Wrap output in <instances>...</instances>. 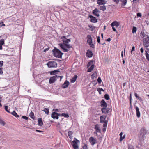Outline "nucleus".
I'll return each instance as SVG.
<instances>
[{
	"label": "nucleus",
	"instance_id": "b1692460",
	"mask_svg": "<svg viewBox=\"0 0 149 149\" xmlns=\"http://www.w3.org/2000/svg\"><path fill=\"white\" fill-rule=\"evenodd\" d=\"M58 72H59V71L57 70H55L50 72L51 75H54L56 74Z\"/></svg>",
	"mask_w": 149,
	"mask_h": 149
},
{
	"label": "nucleus",
	"instance_id": "5fc2aeb1",
	"mask_svg": "<svg viewBox=\"0 0 149 149\" xmlns=\"http://www.w3.org/2000/svg\"><path fill=\"white\" fill-rule=\"evenodd\" d=\"M135 50V47L134 46H133L132 47V49L131 51V54H132V52L134 51Z\"/></svg>",
	"mask_w": 149,
	"mask_h": 149
},
{
	"label": "nucleus",
	"instance_id": "bb28decb",
	"mask_svg": "<svg viewBox=\"0 0 149 149\" xmlns=\"http://www.w3.org/2000/svg\"><path fill=\"white\" fill-rule=\"evenodd\" d=\"M60 116L61 117L63 116L65 118H68L69 117L68 114L63 113L61 114H60Z\"/></svg>",
	"mask_w": 149,
	"mask_h": 149
},
{
	"label": "nucleus",
	"instance_id": "4be33fe9",
	"mask_svg": "<svg viewBox=\"0 0 149 149\" xmlns=\"http://www.w3.org/2000/svg\"><path fill=\"white\" fill-rule=\"evenodd\" d=\"M38 125L40 126H42L43 125L42 119L41 118H39L38 119Z\"/></svg>",
	"mask_w": 149,
	"mask_h": 149
},
{
	"label": "nucleus",
	"instance_id": "37998d69",
	"mask_svg": "<svg viewBox=\"0 0 149 149\" xmlns=\"http://www.w3.org/2000/svg\"><path fill=\"white\" fill-rule=\"evenodd\" d=\"M97 81L99 84H101L102 81L100 77H98L97 79Z\"/></svg>",
	"mask_w": 149,
	"mask_h": 149
},
{
	"label": "nucleus",
	"instance_id": "052dcab7",
	"mask_svg": "<svg viewBox=\"0 0 149 149\" xmlns=\"http://www.w3.org/2000/svg\"><path fill=\"white\" fill-rule=\"evenodd\" d=\"M134 95H135V96L138 99L139 98V97L138 96L137 94L136 93H135Z\"/></svg>",
	"mask_w": 149,
	"mask_h": 149
},
{
	"label": "nucleus",
	"instance_id": "0e129e2a",
	"mask_svg": "<svg viewBox=\"0 0 149 149\" xmlns=\"http://www.w3.org/2000/svg\"><path fill=\"white\" fill-rule=\"evenodd\" d=\"M99 90H100L101 91H104V90L102 88H98Z\"/></svg>",
	"mask_w": 149,
	"mask_h": 149
},
{
	"label": "nucleus",
	"instance_id": "f8f14e48",
	"mask_svg": "<svg viewBox=\"0 0 149 149\" xmlns=\"http://www.w3.org/2000/svg\"><path fill=\"white\" fill-rule=\"evenodd\" d=\"M89 141L91 145H94L97 143L96 139H95L93 137H91L90 138Z\"/></svg>",
	"mask_w": 149,
	"mask_h": 149
},
{
	"label": "nucleus",
	"instance_id": "a18cd8bd",
	"mask_svg": "<svg viewBox=\"0 0 149 149\" xmlns=\"http://www.w3.org/2000/svg\"><path fill=\"white\" fill-rule=\"evenodd\" d=\"M96 74L95 73H93L91 75V78L93 79L94 78L96 77Z\"/></svg>",
	"mask_w": 149,
	"mask_h": 149
},
{
	"label": "nucleus",
	"instance_id": "5701e85b",
	"mask_svg": "<svg viewBox=\"0 0 149 149\" xmlns=\"http://www.w3.org/2000/svg\"><path fill=\"white\" fill-rule=\"evenodd\" d=\"M94 129L97 132L101 133V130L99 127L98 125L97 124L95 125Z\"/></svg>",
	"mask_w": 149,
	"mask_h": 149
},
{
	"label": "nucleus",
	"instance_id": "3c124183",
	"mask_svg": "<svg viewBox=\"0 0 149 149\" xmlns=\"http://www.w3.org/2000/svg\"><path fill=\"white\" fill-rule=\"evenodd\" d=\"M22 118L26 120H27L28 119V117L25 116H22Z\"/></svg>",
	"mask_w": 149,
	"mask_h": 149
},
{
	"label": "nucleus",
	"instance_id": "774afa93",
	"mask_svg": "<svg viewBox=\"0 0 149 149\" xmlns=\"http://www.w3.org/2000/svg\"><path fill=\"white\" fill-rule=\"evenodd\" d=\"M56 111L59 112V110L58 109H53V111Z\"/></svg>",
	"mask_w": 149,
	"mask_h": 149
},
{
	"label": "nucleus",
	"instance_id": "09e8293b",
	"mask_svg": "<svg viewBox=\"0 0 149 149\" xmlns=\"http://www.w3.org/2000/svg\"><path fill=\"white\" fill-rule=\"evenodd\" d=\"M128 149H134V146L132 145L129 146Z\"/></svg>",
	"mask_w": 149,
	"mask_h": 149
},
{
	"label": "nucleus",
	"instance_id": "c9c22d12",
	"mask_svg": "<svg viewBox=\"0 0 149 149\" xmlns=\"http://www.w3.org/2000/svg\"><path fill=\"white\" fill-rule=\"evenodd\" d=\"M93 61L92 60H91L88 63L87 65V67H89L90 66H91V65L93 64Z\"/></svg>",
	"mask_w": 149,
	"mask_h": 149
},
{
	"label": "nucleus",
	"instance_id": "a19ab883",
	"mask_svg": "<svg viewBox=\"0 0 149 149\" xmlns=\"http://www.w3.org/2000/svg\"><path fill=\"white\" fill-rule=\"evenodd\" d=\"M107 121H105L104 122V123L103 125V127H106L107 125Z\"/></svg>",
	"mask_w": 149,
	"mask_h": 149
},
{
	"label": "nucleus",
	"instance_id": "8fccbe9b",
	"mask_svg": "<svg viewBox=\"0 0 149 149\" xmlns=\"http://www.w3.org/2000/svg\"><path fill=\"white\" fill-rule=\"evenodd\" d=\"M147 35H146V34H145L144 33H143L142 32H141V36H142L143 38H144Z\"/></svg>",
	"mask_w": 149,
	"mask_h": 149
},
{
	"label": "nucleus",
	"instance_id": "bf43d9fd",
	"mask_svg": "<svg viewBox=\"0 0 149 149\" xmlns=\"http://www.w3.org/2000/svg\"><path fill=\"white\" fill-rule=\"evenodd\" d=\"M112 29L113 30V31L115 32H116L117 33H118L117 31H116V28L114 27V26H112Z\"/></svg>",
	"mask_w": 149,
	"mask_h": 149
},
{
	"label": "nucleus",
	"instance_id": "4468645a",
	"mask_svg": "<svg viewBox=\"0 0 149 149\" xmlns=\"http://www.w3.org/2000/svg\"><path fill=\"white\" fill-rule=\"evenodd\" d=\"M100 106L102 107H107V104L105 102L104 100L102 99L100 102Z\"/></svg>",
	"mask_w": 149,
	"mask_h": 149
},
{
	"label": "nucleus",
	"instance_id": "680f3d73",
	"mask_svg": "<svg viewBox=\"0 0 149 149\" xmlns=\"http://www.w3.org/2000/svg\"><path fill=\"white\" fill-rule=\"evenodd\" d=\"M49 49V47H48V48H45V49H44L43 51L44 52H45L46 51H48Z\"/></svg>",
	"mask_w": 149,
	"mask_h": 149
},
{
	"label": "nucleus",
	"instance_id": "c85d7f7f",
	"mask_svg": "<svg viewBox=\"0 0 149 149\" xmlns=\"http://www.w3.org/2000/svg\"><path fill=\"white\" fill-rule=\"evenodd\" d=\"M30 117L33 119L35 120V116L34 114V113L32 112L31 111L29 114Z\"/></svg>",
	"mask_w": 149,
	"mask_h": 149
},
{
	"label": "nucleus",
	"instance_id": "603ef678",
	"mask_svg": "<svg viewBox=\"0 0 149 149\" xmlns=\"http://www.w3.org/2000/svg\"><path fill=\"white\" fill-rule=\"evenodd\" d=\"M83 149H87L88 147L86 144H85L83 146Z\"/></svg>",
	"mask_w": 149,
	"mask_h": 149
},
{
	"label": "nucleus",
	"instance_id": "ddd939ff",
	"mask_svg": "<svg viewBox=\"0 0 149 149\" xmlns=\"http://www.w3.org/2000/svg\"><path fill=\"white\" fill-rule=\"evenodd\" d=\"M107 117V116L102 115L100 117V123H102L104 122L105 121H107L106 120V119Z\"/></svg>",
	"mask_w": 149,
	"mask_h": 149
},
{
	"label": "nucleus",
	"instance_id": "864d4df0",
	"mask_svg": "<svg viewBox=\"0 0 149 149\" xmlns=\"http://www.w3.org/2000/svg\"><path fill=\"white\" fill-rule=\"evenodd\" d=\"M140 0H133V2L134 3H138Z\"/></svg>",
	"mask_w": 149,
	"mask_h": 149
},
{
	"label": "nucleus",
	"instance_id": "6e6d98bb",
	"mask_svg": "<svg viewBox=\"0 0 149 149\" xmlns=\"http://www.w3.org/2000/svg\"><path fill=\"white\" fill-rule=\"evenodd\" d=\"M114 2H115L116 4H118L120 2V0H113Z\"/></svg>",
	"mask_w": 149,
	"mask_h": 149
},
{
	"label": "nucleus",
	"instance_id": "f257e3e1",
	"mask_svg": "<svg viewBox=\"0 0 149 149\" xmlns=\"http://www.w3.org/2000/svg\"><path fill=\"white\" fill-rule=\"evenodd\" d=\"M61 39H63V43H59L58 45L64 52H67L68 50L66 48L70 49L72 47V46L68 44L70 42V39L66 38V37L62 36Z\"/></svg>",
	"mask_w": 149,
	"mask_h": 149
},
{
	"label": "nucleus",
	"instance_id": "aec40b11",
	"mask_svg": "<svg viewBox=\"0 0 149 149\" xmlns=\"http://www.w3.org/2000/svg\"><path fill=\"white\" fill-rule=\"evenodd\" d=\"M120 2H121V6L123 7V6H125L127 3V0H120Z\"/></svg>",
	"mask_w": 149,
	"mask_h": 149
},
{
	"label": "nucleus",
	"instance_id": "4d7b16f0",
	"mask_svg": "<svg viewBox=\"0 0 149 149\" xmlns=\"http://www.w3.org/2000/svg\"><path fill=\"white\" fill-rule=\"evenodd\" d=\"M3 73V71L2 68H0V74H2Z\"/></svg>",
	"mask_w": 149,
	"mask_h": 149
},
{
	"label": "nucleus",
	"instance_id": "c03bdc74",
	"mask_svg": "<svg viewBox=\"0 0 149 149\" xmlns=\"http://www.w3.org/2000/svg\"><path fill=\"white\" fill-rule=\"evenodd\" d=\"M88 26L90 28H91V31H93V29H95V27H94V26H92V25H88Z\"/></svg>",
	"mask_w": 149,
	"mask_h": 149
},
{
	"label": "nucleus",
	"instance_id": "79ce46f5",
	"mask_svg": "<svg viewBox=\"0 0 149 149\" xmlns=\"http://www.w3.org/2000/svg\"><path fill=\"white\" fill-rule=\"evenodd\" d=\"M125 134L123 135V136H120V141H121L124 138H125Z\"/></svg>",
	"mask_w": 149,
	"mask_h": 149
},
{
	"label": "nucleus",
	"instance_id": "de8ad7c7",
	"mask_svg": "<svg viewBox=\"0 0 149 149\" xmlns=\"http://www.w3.org/2000/svg\"><path fill=\"white\" fill-rule=\"evenodd\" d=\"M97 41L98 43L100 44V37L99 36L97 37Z\"/></svg>",
	"mask_w": 149,
	"mask_h": 149
},
{
	"label": "nucleus",
	"instance_id": "2f4dec72",
	"mask_svg": "<svg viewBox=\"0 0 149 149\" xmlns=\"http://www.w3.org/2000/svg\"><path fill=\"white\" fill-rule=\"evenodd\" d=\"M5 44L4 39H2L0 40V46H2V45Z\"/></svg>",
	"mask_w": 149,
	"mask_h": 149
},
{
	"label": "nucleus",
	"instance_id": "338daca9",
	"mask_svg": "<svg viewBox=\"0 0 149 149\" xmlns=\"http://www.w3.org/2000/svg\"><path fill=\"white\" fill-rule=\"evenodd\" d=\"M106 40L108 42H110L111 40V39L110 38H109L107 39H106Z\"/></svg>",
	"mask_w": 149,
	"mask_h": 149
},
{
	"label": "nucleus",
	"instance_id": "9d476101",
	"mask_svg": "<svg viewBox=\"0 0 149 149\" xmlns=\"http://www.w3.org/2000/svg\"><path fill=\"white\" fill-rule=\"evenodd\" d=\"M88 17L91 19L90 21L92 22L95 23L97 22V20L96 17L91 15H89Z\"/></svg>",
	"mask_w": 149,
	"mask_h": 149
},
{
	"label": "nucleus",
	"instance_id": "423d86ee",
	"mask_svg": "<svg viewBox=\"0 0 149 149\" xmlns=\"http://www.w3.org/2000/svg\"><path fill=\"white\" fill-rule=\"evenodd\" d=\"M79 142V141L76 138H74V140L72 141L73 144H72V146L74 149H79L77 143Z\"/></svg>",
	"mask_w": 149,
	"mask_h": 149
},
{
	"label": "nucleus",
	"instance_id": "0eeeda50",
	"mask_svg": "<svg viewBox=\"0 0 149 149\" xmlns=\"http://www.w3.org/2000/svg\"><path fill=\"white\" fill-rule=\"evenodd\" d=\"M112 109L110 108L107 107H102L101 109V111L104 114L108 113L109 112L111 111Z\"/></svg>",
	"mask_w": 149,
	"mask_h": 149
},
{
	"label": "nucleus",
	"instance_id": "20e7f679",
	"mask_svg": "<svg viewBox=\"0 0 149 149\" xmlns=\"http://www.w3.org/2000/svg\"><path fill=\"white\" fill-rule=\"evenodd\" d=\"M147 37L143 39V45L146 48L149 47V36H146Z\"/></svg>",
	"mask_w": 149,
	"mask_h": 149
},
{
	"label": "nucleus",
	"instance_id": "412c9836",
	"mask_svg": "<svg viewBox=\"0 0 149 149\" xmlns=\"http://www.w3.org/2000/svg\"><path fill=\"white\" fill-rule=\"evenodd\" d=\"M87 42L88 43H90L92 42V39L90 35H88L87 36Z\"/></svg>",
	"mask_w": 149,
	"mask_h": 149
},
{
	"label": "nucleus",
	"instance_id": "f704fd0d",
	"mask_svg": "<svg viewBox=\"0 0 149 149\" xmlns=\"http://www.w3.org/2000/svg\"><path fill=\"white\" fill-rule=\"evenodd\" d=\"M145 54L146 55V59L149 61V54H148L146 51H145Z\"/></svg>",
	"mask_w": 149,
	"mask_h": 149
},
{
	"label": "nucleus",
	"instance_id": "cd10ccee",
	"mask_svg": "<svg viewBox=\"0 0 149 149\" xmlns=\"http://www.w3.org/2000/svg\"><path fill=\"white\" fill-rule=\"evenodd\" d=\"M94 65V64H92L91 67L88 69L87 72H91L93 69Z\"/></svg>",
	"mask_w": 149,
	"mask_h": 149
},
{
	"label": "nucleus",
	"instance_id": "ea45409f",
	"mask_svg": "<svg viewBox=\"0 0 149 149\" xmlns=\"http://www.w3.org/2000/svg\"><path fill=\"white\" fill-rule=\"evenodd\" d=\"M0 124L4 126L5 124V123L2 120L0 119Z\"/></svg>",
	"mask_w": 149,
	"mask_h": 149
},
{
	"label": "nucleus",
	"instance_id": "e433bc0d",
	"mask_svg": "<svg viewBox=\"0 0 149 149\" xmlns=\"http://www.w3.org/2000/svg\"><path fill=\"white\" fill-rule=\"evenodd\" d=\"M104 98L107 100H109V96L108 94H105L104 95Z\"/></svg>",
	"mask_w": 149,
	"mask_h": 149
},
{
	"label": "nucleus",
	"instance_id": "6e6552de",
	"mask_svg": "<svg viewBox=\"0 0 149 149\" xmlns=\"http://www.w3.org/2000/svg\"><path fill=\"white\" fill-rule=\"evenodd\" d=\"M147 133V131L144 128H142L141 129L140 132V135L142 138H144V136Z\"/></svg>",
	"mask_w": 149,
	"mask_h": 149
},
{
	"label": "nucleus",
	"instance_id": "a211bd4d",
	"mask_svg": "<svg viewBox=\"0 0 149 149\" xmlns=\"http://www.w3.org/2000/svg\"><path fill=\"white\" fill-rule=\"evenodd\" d=\"M69 84V82L67 80H66L62 85V88H65L68 86Z\"/></svg>",
	"mask_w": 149,
	"mask_h": 149
},
{
	"label": "nucleus",
	"instance_id": "e2e57ef3",
	"mask_svg": "<svg viewBox=\"0 0 149 149\" xmlns=\"http://www.w3.org/2000/svg\"><path fill=\"white\" fill-rule=\"evenodd\" d=\"M140 51L141 53H143L144 52L143 49V48H141L140 49Z\"/></svg>",
	"mask_w": 149,
	"mask_h": 149
},
{
	"label": "nucleus",
	"instance_id": "6ab92c4d",
	"mask_svg": "<svg viewBox=\"0 0 149 149\" xmlns=\"http://www.w3.org/2000/svg\"><path fill=\"white\" fill-rule=\"evenodd\" d=\"M119 23L116 21H115L112 22L111 24V26H116V27H118L119 26Z\"/></svg>",
	"mask_w": 149,
	"mask_h": 149
},
{
	"label": "nucleus",
	"instance_id": "69168bd1",
	"mask_svg": "<svg viewBox=\"0 0 149 149\" xmlns=\"http://www.w3.org/2000/svg\"><path fill=\"white\" fill-rule=\"evenodd\" d=\"M97 90L99 92V94H100V95L102 93L101 92V91H100V90H99L98 88Z\"/></svg>",
	"mask_w": 149,
	"mask_h": 149
},
{
	"label": "nucleus",
	"instance_id": "7c9ffc66",
	"mask_svg": "<svg viewBox=\"0 0 149 149\" xmlns=\"http://www.w3.org/2000/svg\"><path fill=\"white\" fill-rule=\"evenodd\" d=\"M43 111H44L45 113L47 114V115H48L49 113V109L48 108H45L44 109L42 110Z\"/></svg>",
	"mask_w": 149,
	"mask_h": 149
},
{
	"label": "nucleus",
	"instance_id": "1a4fd4ad",
	"mask_svg": "<svg viewBox=\"0 0 149 149\" xmlns=\"http://www.w3.org/2000/svg\"><path fill=\"white\" fill-rule=\"evenodd\" d=\"M60 116V114L57 113L56 112L54 111L52 113L51 115V117L54 119H58V117Z\"/></svg>",
	"mask_w": 149,
	"mask_h": 149
},
{
	"label": "nucleus",
	"instance_id": "7ed1b4c3",
	"mask_svg": "<svg viewBox=\"0 0 149 149\" xmlns=\"http://www.w3.org/2000/svg\"><path fill=\"white\" fill-rule=\"evenodd\" d=\"M63 77V76H58L55 75L53 77H51L49 80V83L52 84L55 82L57 79L60 78V81H61L62 78Z\"/></svg>",
	"mask_w": 149,
	"mask_h": 149
},
{
	"label": "nucleus",
	"instance_id": "9b49d317",
	"mask_svg": "<svg viewBox=\"0 0 149 149\" xmlns=\"http://www.w3.org/2000/svg\"><path fill=\"white\" fill-rule=\"evenodd\" d=\"M100 12V11L97 8H95L92 11V13L95 16L97 17H99L100 16V15L99 13Z\"/></svg>",
	"mask_w": 149,
	"mask_h": 149
},
{
	"label": "nucleus",
	"instance_id": "dca6fc26",
	"mask_svg": "<svg viewBox=\"0 0 149 149\" xmlns=\"http://www.w3.org/2000/svg\"><path fill=\"white\" fill-rule=\"evenodd\" d=\"M135 108L136 110V116L138 118H139L140 116V113L139 111V108L136 106H135Z\"/></svg>",
	"mask_w": 149,
	"mask_h": 149
},
{
	"label": "nucleus",
	"instance_id": "13d9d810",
	"mask_svg": "<svg viewBox=\"0 0 149 149\" xmlns=\"http://www.w3.org/2000/svg\"><path fill=\"white\" fill-rule=\"evenodd\" d=\"M137 16L138 17H141V14L140 13H138L137 14Z\"/></svg>",
	"mask_w": 149,
	"mask_h": 149
},
{
	"label": "nucleus",
	"instance_id": "72a5a7b5",
	"mask_svg": "<svg viewBox=\"0 0 149 149\" xmlns=\"http://www.w3.org/2000/svg\"><path fill=\"white\" fill-rule=\"evenodd\" d=\"M137 31V28L135 26H133L132 30V33H136Z\"/></svg>",
	"mask_w": 149,
	"mask_h": 149
},
{
	"label": "nucleus",
	"instance_id": "2eb2a0df",
	"mask_svg": "<svg viewBox=\"0 0 149 149\" xmlns=\"http://www.w3.org/2000/svg\"><path fill=\"white\" fill-rule=\"evenodd\" d=\"M107 2V1L104 0H97V3L99 5H104Z\"/></svg>",
	"mask_w": 149,
	"mask_h": 149
},
{
	"label": "nucleus",
	"instance_id": "f03ea898",
	"mask_svg": "<svg viewBox=\"0 0 149 149\" xmlns=\"http://www.w3.org/2000/svg\"><path fill=\"white\" fill-rule=\"evenodd\" d=\"M52 52L55 57L61 58H62V55L63 54L59 49L55 47L52 50Z\"/></svg>",
	"mask_w": 149,
	"mask_h": 149
},
{
	"label": "nucleus",
	"instance_id": "c756f323",
	"mask_svg": "<svg viewBox=\"0 0 149 149\" xmlns=\"http://www.w3.org/2000/svg\"><path fill=\"white\" fill-rule=\"evenodd\" d=\"M73 134V132L72 131H69L68 132V136L69 138L72 139L73 137L72 136V134Z\"/></svg>",
	"mask_w": 149,
	"mask_h": 149
},
{
	"label": "nucleus",
	"instance_id": "58836bf2",
	"mask_svg": "<svg viewBox=\"0 0 149 149\" xmlns=\"http://www.w3.org/2000/svg\"><path fill=\"white\" fill-rule=\"evenodd\" d=\"M88 44H89V45L90 46V47H91L93 48H95V46H94V45L93 43H92V42L89 43Z\"/></svg>",
	"mask_w": 149,
	"mask_h": 149
},
{
	"label": "nucleus",
	"instance_id": "f3484780",
	"mask_svg": "<svg viewBox=\"0 0 149 149\" xmlns=\"http://www.w3.org/2000/svg\"><path fill=\"white\" fill-rule=\"evenodd\" d=\"M86 56H88L89 58L91 57L93 55V54L92 52V51L89 50H88L86 54Z\"/></svg>",
	"mask_w": 149,
	"mask_h": 149
},
{
	"label": "nucleus",
	"instance_id": "39448f33",
	"mask_svg": "<svg viewBox=\"0 0 149 149\" xmlns=\"http://www.w3.org/2000/svg\"><path fill=\"white\" fill-rule=\"evenodd\" d=\"M49 68H56L57 66V63L56 61H51L49 62L47 64Z\"/></svg>",
	"mask_w": 149,
	"mask_h": 149
},
{
	"label": "nucleus",
	"instance_id": "49530a36",
	"mask_svg": "<svg viewBox=\"0 0 149 149\" xmlns=\"http://www.w3.org/2000/svg\"><path fill=\"white\" fill-rule=\"evenodd\" d=\"M3 64V62L2 61H0V67H2Z\"/></svg>",
	"mask_w": 149,
	"mask_h": 149
},
{
	"label": "nucleus",
	"instance_id": "a878e982",
	"mask_svg": "<svg viewBox=\"0 0 149 149\" xmlns=\"http://www.w3.org/2000/svg\"><path fill=\"white\" fill-rule=\"evenodd\" d=\"M103 6H100L99 9L103 11H105L106 9V6H105L103 5Z\"/></svg>",
	"mask_w": 149,
	"mask_h": 149
},
{
	"label": "nucleus",
	"instance_id": "393cba45",
	"mask_svg": "<svg viewBox=\"0 0 149 149\" xmlns=\"http://www.w3.org/2000/svg\"><path fill=\"white\" fill-rule=\"evenodd\" d=\"M77 75H75L73 77L70 79V81L72 83H74L76 81L77 78Z\"/></svg>",
	"mask_w": 149,
	"mask_h": 149
},
{
	"label": "nucleus",
	"instance_id": "473e14b6",
	"mask_svg": "<svg viewBox=\"0 0 149 149\" xmlns=\"http://www.w3.org/2000/svg\"><path fill=\"white\" fill-rule=\"evenodd\" d=\"M11 114L16 117H19V116L17 115L15 111H13V112L11 113Z\"/></svg>",
	"mask_w": 149,
	"mask_h": 149
},
{
	"label": "nucleus",
	"instance_id": "4c0bfd02",
	"mask_svg": "<svg viewBox=\"0 0 149 149\" xmlns=\"http://www.w3.org/2000/svg\"><path fill=\"white\" fill-rule=\"evenodd\" d=\"M5 110L8 112L10 113L9 110L8 109V106H5L4 107Z\"/></svg>",
	"mask_w": 149,
	"mask_h": 149
}]
</instances>
